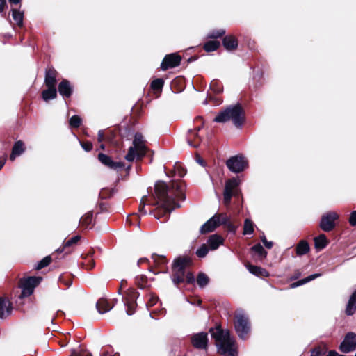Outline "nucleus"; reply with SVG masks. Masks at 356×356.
Returning <instances> with one entry per match:
<instances>
[{"instance_id":"1","label":"nucleus","mask_w":356,"mask_h":356,"mask_svg":"<svg viewBox=\"0 0 356 356\" xmlns=\"http://www.w3.org/2000/svg\"><path fill=\"white\" fill-rule=\"evenodd\" d=\"M154 199L156 201L152 204L160 205L165 211L170 213L181 207L176 200H185V195L180 183L173 181L168 186L165 182L158 181L154 186Z\"/></svg>"},{"instance_id":"2","label":"nucleus","mask_w":356,"mask_h":356,"mask_svg":"<svg viewBox=\"0 0 356 356\" xmlns=\"http://www.w3.org/2000/svg\"><path fill=\"white\" fill-rule=\"evenodd\" d=\"M209 332L216 341V345L219 353L223 356H236L237 350L235 347V340L231 337L229 330L221 328H211Z\"/></svg>"},{"instance_id":"3","label":"nucleus","mask_w":356,"mask_h":356,"mask_svg":"<svg viewBox=\"0 0 356 356\" xmlns=\"http://www.w3.org/2000/svg\"><path fill=\"white\" fill-rule=\"evenodd\" d=\"M213 121L218 123L232 121L235 127L241 128L245 122V112L240 104L229 105L220 111Z\"/></svg>"},{"instance_id":"4","label":"nucleus","mask_w":356,"mask_h":356,"mask_svg":"<svg viewBox=\"0 0 356 356\" xmlns=\"http://www.w3.org/2000/svg\"><path fill=\"white\" fill-rule=\"evenodd\" d=\"M147 148L145 140L140 133L135 134L133 145L129 148L128 153L125 156L127 161L131 162L135 159L140 160L146 154Z\"/></svg>"},{"instance_id":"5","label":"nucleus","mask_w":356,"mask_h":356,"mask_svg":"<svg viewBox=\"0 0 356 356\" xmlns=\"http://www.w3.org/2000/svg\"><path fill=\"white\" fill-rule=\"evenodd\" d=\"M188 257H178L174 260L172 270V281L175 285L183 283L185 281L186 268L190 264Z\"/></svg>"},{"instance_id":"6","label":"nucleus","mask_w":356,"mask_h":356,"mask_svg":"<svg viewBox=\"0 0 356 356\" xmlns=\"http://www.w3.org/2000/svg\"><path fill=\"white\" fill-rule=\"evenodd\" d=\"M234 328L240 339H248L251 330L250 323L248 317L242 311H238L235 315Z\"/></svg>"},{"instance_id":"7","label":"nucleus","mask_w":356,"mask_h":356,"mask_svg":"<svg viewBox=\"0 0 356 356\" xmlns=\"http://www.w3.org/2000/svg\"><path fill=\"white\" fill-rule=\"evenodd\" d=\"M41 277H29L22 279L19 283V287L22 289V293L19 298H24L31 296L34 289L40 283Z\"/></svg>"},{"instance_id":"8","label":"nucleus","mask_w":356,"mask_h":356,"mask_svg":"<svg viewBox=\"0 0 356 356\" xmlns=\"http://www.w3.org/2000/svg\"><path fill=\"white\" fill-rule=\"evenodd\" d=\"M226 165L232 172L238 173L243 171L248 165V160L242 155H236L229 158Z\"/></svg>"},{"instance_id":"9","label":"nucleus","mask_w":356,"mask_h":356,"mask_svg":"<svg viewBox=\"0 0 356 356\" xmlns=\"http://www.w3.org/2000/svg\"><path fill=\"white\" fill-rule=\"evenodd\" d=\"M191 343L193 347L197 350H207L209 345L208 333L200 332L190 336Z\"/></svg>"},{"instance_id":"10","label":"nucleus","mask_w":356,"mask_h":356,"mask_svg":"<svg viewBox=\"0 0 356 356\" xmlns=\"http://www.w3.org/2000/svg\"><path fill=\"white\" fill-rule=\"evenodd\" d=\"M339 350L343 353H349L356 350V333L348 332L339 346Z\"/></svg>"},{"instance_id":"11","label":"nucleus","mask_w":356,"mask_h":356,"mask_svg":"<svg viewBox=\"0 0 356 356\" xmlns=\"http://www.w3.org/2000/svg\"><path fill=\"white\" fill-rule=\"evenodd\" d=\"M339 218L336 212L330 211L323 214L321 217L319 227L324 232H330L335 227V221Z\"/></svg>"},{"instance_id":"12","label":"nucleus","mask_w":356,"mask_h":356,"mask_svg":"<svg viewBox=\"0 0 356 356\" xmlns=\"http://www.w3.org/2000/svg\"><path fill=\"white\" fill-rule=\"evenodd\" d=\"M238 184V181L234 178L226 181L223 193V201L226 205L230 203L232 197L236 194Z\"/></svg>"},{"instance_id":"13","label":"nucleus","mask_w":356,"mask_h":356,"mask_svg":"<svg viewBox=\"0 0 356 356\" xmlns=\"http://www.w3.org/2000/svg\"><path fill=\"white\" fill-rule=\"evenodd\" d=\"M181 60V57L177 54H168L164 57L161 64V69L165 71L168 69L177 67L180 65Z\"/></svg>"},{"instance_id":"14","label":"nucleus","mask_w":356,"mask_h":356,"mask_svg":"<svg viewBox=\"0 0 356 356\" xmlns=\"http://www.w3.org/2000/svg\"><path fill=\"white\" fill-rule=\"evenodd\" d=\"M214 217H216L217 226L225 225L229 230V232L235 233L236 227L229 221V216L225 213L215 214Z\"/></svg>"},{"instance_id":"15","label":"nucleus","mask_w":356,"mask_h":356,"mask_svg":"<svg viewBox=\"0 0 356 356\" xmlns=\"http://www.w3.org/2000/svg\"><path fill=\"white\" fill-rule=\"evenodd\" d=\"M99 161L104 165L108 167L111 169L119 170L124 167V164L122 162H115L111 158L106 154L99 153L98 155Z\"/></svg>"},{"instance_id":"16","label":"nucleus","mask_w":356,"mask_h":356,"mask_svg":"<svg viewBox=\"0 0 356 356\" xmlns=\"http://www.w3.org/2000/svg\"><path fill=\"white\" fill-rule=\"evenodd\" d=\"M12 309L10 302L5 298L0 297V318L3 319L9 316Z\"/></svg>"},{"instance_id":"17","label":"nucleus","mask_w":356,"mask_h":356,"mask_svg":"<svg viewBox=\"0 0 356 356\" xmlns=\"http://www.w3.org/2000/svg\"><path fill=\"white\" fill-rule=\"evenodd\" d=\"M58 92L63 97H70L72 94V87L69 81L63 79L58 85Z\"/></svg>"},{"instance_id":"18","label":"nucleus","mask_w":356,"mask_h":356,"mask_svg":"<svg viewBox=\"0 0 356 356\" xmlns=\"http://www.w3.org/2000/svg\"><path fill=\"white\" fill-rule=\"evenodd\" d=\"M216 217L213 216L210 219L205 222L200 229V233L201 234H205L209 232H212L218 227L216 222Z\"/></svg>"},{"instance_id":"19","label":"nucleus","mask_w":356,"mask_h":356,"mask_svg":"<svg viewBox=\"0 0 356 356\" xmlns=\"http://www.w3.org/2000/svg\"><path fill=\"white\" fill-rule=\"evenodd\" d=\"M57 72L54 68L46 70L44 83L47 87H56Z\"/></svg>"},{"instance_id":"20","label":"nucleus","mask_w":356,"mask_h":356,"mask_svg":"<svg viewBox=\"0 0 356 356\" xmlns=\"http://www.w3.org/2000/svg\"><path fill=\"white\" fill-rule=\"evenodd\" d=\"M113 305H111L106 298H102L98 300L96 303L97 310L99 314H105L113 307Z\"/></svg>"},{"instance_id":"21","label":"nucleus","mask_w":356,"mask_h":356,"mask_svg":"<svg viewBox=\"0 0 356 356\" xmlns=\"http://www.w3.org/2000/svg\"><path fill=\"white\" fill-rule=\"evenodd\" d=\"M356 312V290L350 296L346 307L345 312L348 316L353 315Z\"/></svg>"},{"instance_id":"22","label":"nucleus","mask_w":356,"mask_h":356,"mask_svg":"<svg viewBox=\"0 0 356 356\" xmlns=\"http://www.w3.org/2000/svg\"><path fill=\"white\" fill-rule=\"evenodd\" d=\"M24 144L22 141L18 140L15 142L12 149L10 159L11 161H14L15 158L21 155L24 152Z\"/></svg>"},{"instance_id":"23","label":"nucleus","mask_w":356,"mask_h":356,"mask_svg":"<svg viewBox=\"0 0 356 356\" xmlns=\"http://www.w3.org/2000/svg\"><path fill=\"white\" fill-rule=\"evenodd\" d=\"M222 44L228 51L236 49L238 47V41L233 35H227L222 40Z\"/></svg>"},{"instance_id":"24","label":"nucleus","mask_w":356,"mask_h":356,"mask_svg":"<svg viewBox=\"0 0 356 356\" xmlns=\"http://www.w3.org/2000/svg\"><path fill=\"white\" fill-rule=\"evenodd\" d=\"M200 138L198 134L194 130H188L187 136L188 144L195 148H197L200 145Z\"/></svg>"},{"instance_id":"25","label":"nucleus","mask_w":356,"mask_h":356,"mask_svg":"<svg viewBox=\"0 0 356 356\" xmlns=\"http://www.w3.org/2000/svg\"><path fill=\"white\" fill-rule=\"evenodd\" d=\"M248 270L249 272L256 276L258 277H268V272L263 268L254 266V265H248L247 266Z\"/></svg>"},{"instance_id":"26","label":"nucleus","mask_w":356,"mask_h":356,"mask_svg":"<svg viewBox=\"0 0 356 356\" xmlns=\"http://www.w3.org/2000/svg\"><path fill=\"white\" fill-rule=\"evenodd\" d=\"M207 243L210 249L215 250L222 243V238L218 235L213 234L209 238Z\"/></svg>"},{"instance_id":"27","label":"nucleus","mask_w":356,"mask_h":356,"mask_svg":"<svg viewBox=\"0 0 356 356\" xmlns=\"http://www.w3.org/2000/svg\"><path fill=\"white\" fill-rule=\"evenodd\" d=\"M310 250L309 243L305 241H300L296 248V254L298 256H302L307 254Z\"/></svg>"},{"instance_id":"28","label":"nucleus","mask_w":356,"mask_h":356,"mask_svg":"<svg viewBox=\"0 0 356 356\" xmlns=\"http://www.w3.org/2000/svg\"><path fill=\"white\" fill-rule=\"evenodd\" d=\"M47 90H44L42 92V99L45 102H48L51 99H55L57 96V90L56 87H47Z\"/></svg>"},{"instance_id":"29","label":"nucleus","mask_w":356,"mask_h":356,"mask_svg":"<svg viewBox=\"0 0 356 356\" xmlns=\"http://www.w3.org/2000/svg\"><path fill=\"white\" fill-rule=\"evenodd\" d=\"M328 243L327 238L325 234H321L314 238V246L318 250L324 249Z\"/></svg>"},{"instance_id":"30","label":"nucleus","mask_w":356,"mask_h":356,"mask_svg":"<svg viewBox=\"0 0 356 356\" xmlns=\"http://www.w3.org/2000/svg\"><path fill=\"white\" fill-rule=\"evenodd\" d=\"M80 239H81L80 236H79V235L74 236L72 237L70 239L65 241L63 243V246L62 248H58L56 250V251L59 253H61L64 251L65 249L77 244Z\"/></svg>"},{"instance_id":"31","label":"nucleus","mask_w":356,"mask_h":356,"mask_svg":"<svg viewBox=\"0 0 356 356\" xmlns=\"http://www.w3.org/2000/svg\"><path fill=\"white\" fill-rule=\"evenodd\" d=\"M320 276H321V274L320 273H315V274H312L311 275H309L307 276V277H305L300 280H298L296 282H293L291 284V288L293 289V288H296V287H298V286H300L301 285H303L310 281H312L314 280V279L317 278V277H319Z\"/></svg>"},{"instance_id":"32","label":"nucleus","mask_w":356,"mask_h":356,"mask_svg":"<svg viewBox=\"0 0 356 356\" xmlns=\"http://www.w3.org/2000/svg\"><path fill=\"white\" fill-rule=\"evenodd\" d=\"M11 13L12 17L15 21L17 25L22 27L23 26L24 12L18 9L13 8L11 9Z\"/></svg>"},{"instance_id":"33","label":"nucleus","mask_w":356,"mask_h":356,"mask_svg":"<svg viewBox=\"0 0 356 356\" xmlns=\"http://www.w3.org/2000/svg\"><path fill=\"white\" fill-rule=\"evenodd\" d=\"M92 212H88L84 216H83L79 220V223L81 225V226L84 227L85 228L89 227V226L92 225Z\"/></svg>"},{"instance_id":"34","label":"nucleus","mask_w":356,"mask_h":356,"mask_svg":"<svg viewBox=\"0 0 356 356\" xmlns=\"http://www.w3.org/2000/svg\"><path fill=\"white\" fill-rule=\"evenodd\" d=\"M253 232H254V223L251 220L246 218L244 221L243 234L244 235H250Z\"/></svg>"},{"instance_id":"35","label":"nucleus","mask_w":356,"mask_h":356,"mask_svg":"<svg viewBox=\"0 0 356 356\" xmlns=\"http://www.w3.org/2000/svg\"><path fill=\"white\" fill-rule=\"evenodd\" d=\"M220 46V42L216 40H210L204 44V49L207 52H211L216 50Z\"/></svg>"},{"instance_id":"36","label":"nucleus","mask_w":356,"mask_h":356,"mask_svg":"<svg viewBox=\"0 0 356 356\" xmlns=\"http://www.w3.org/2000/svg\"><path fill=\"white\" fill-rule=\"evenodd\" d=\"M252 251L255 254H258V256L261 258H266L267 255V252L264 250L263 246L258 243L252 247Z\"/></svg>"},{"instance_id":"37","label":"nucleus","mask_w":356,"mask_h":356,"mask_svg":"<svg viewBox=\"0 0 356 356\" xmlns=\"http://www.w3.org/2000/svg\"><path fill=\"white\" fill-rule=\"evenodd\" d=\"M209 277L204 273H200L197 277V283L200 288H203L209 283Z\"/></svg>"},{"instance_id":"38","label":"nucleus","mask_w":356,"mask_h":356,"mask_svg":"<svg viewBox=\"0 0 356 356\" xmlns=\"http://www.w3.org/2000/svg\"><path fill=\"white\" fill-rule=\"evenodd\" d=\"M152 259L154 260V262L157 266H165L168 261L165 256L163 255H159L156 254H153L152 256Z\"/></svg>"},{"instance_id":"39","label":"nucleus","mask_w":356,"mask_h":356,"mask_svg":"<svg viewBox=\"0 0 356 356\" xmlns=\"http://www.w3.org/2000/svg\"><path fill=\"white\" fill-rule=\"evenodd\" d=\"M225 33V30L223 29L212 30L208 33L207 38L217 39L222 37Z\"/></svg>"},{"instance_id":"40","label":"nucleus","mask_w":356,"mask_h":356,"mask_svg":"<svg viewBox=\"0 0 356 356\" xmlns=\"http://www.w3.org/2000/svg\"><path fill=\"white\" fill-rule=\"evenodd\" d=\"M51 261V258L50 256H47L43 258L40 261H39L35 268L37 270H40L46 266H47Z\"/></svg>"},{"instance_id":"41","label":"nucleus","mask_w":356,"mask_h":356,"mask_svg":"<svg viewBox=\"0 0 356 356\" xmlns=\"http://www.w3.org/2000/svg\"><path fill=\"white\" fill-rule=\"evenodd\" d=\"M208 252L209 249L207 245L202 244L200 247L196 250L195 254L199 258H204V257H206Z\"/></svg>"},{"instance_id":"42","label":"nucleus","mask_w":356,"mask_h":356,"mask_svg":"<svg viewBox=\"0 0 356 356\" xmlns=\"http://www.w3.org/2000/svg\"><path fill=\"white\" fill-rule=\"evenodd\" d=\"M147 280V277L143 275H138L136 277V283L137 286L141 289H143L145 287Z\"/></svg>"},{"instance_id":"43","label":"nucleus","mask_w":356,"mask_h":356,"mask_svg":"<svg viewBox=\"0 0 356 356\" xmlns=\"http://www.w3.org/2000/svg\"><path fill=\"white\" fill-rule=\"evenodd\" d=\"M164 85L163 79H156L151 83V87L154 90H161Z\"/></svg>"},{"instance_id":"44","label":"nucleus","mask_w":356,"mask_h":356,"mask_svg":"<svg viewBox=\"0 0 356 356\" xmlns=\"http://www.w3.org/2000/svg\"><path fill=\"white\" fill-rule=\"evenodd\" d=\"M210 88L216 93H220L222 92V86L218 81H212L210 83Z\"/></svg>"},{"instance_id":"45","label":"nucleus","mask_w":356,"mask_h":356,"mask_svg":"<svg viewBox=\"0 0 356 356\" xmlns=\"http://www.w3.org/2000/svg\"><path fill=\"white\" fill-rule=\"evenodd\" d=\"M70 125L72 127L78 128L81 124V119L79 115H73L70 119Z\"/></svg>"},{"instance_id":"46","label":"nucleus","mask_w":356,"mask_h":356,"mask_svg":"<svg viewBox=\"0 0 356 356\" xmlns=\"http://www.w3.org/2000/svg\"><path fill=\"white\" fill-rule=\"evenodd\" d=\"M124 305L127 307V310H126L127 314L128 315H132L135 311V307H136L135 302H130L129 300H127L124 302Z\"/></svg>"},{"instance_id":"47","label":"nucleus","mask_w":356,"mask_h":356,"mask_svg":"<svg viewBox=\"0 0 356 356\" xmlns=\"http://www.w3.org/2000/svg\"><path fill=\"white\" fill-rule=\"evenodd\" d=\"M147 200V195H144L142 197V199H141L140 204V206H139V208H138L139 212L143 213V214H146L147 213V211L145 210V201Z\"/></svg>"},{"instance_id":"48","label":"nucleus","mask_w":356,"mask_h":356,"mask_svg":"<svg viewBox=\"0 0 356 356\" xmlns=\"http://www.w3.org/2000/svg\"><path fill=\"white\" fill-rule=\"evenodd\" d=\"M81 145L86 152H90L92 149V144L90 142H81Z\"/></svg>"},{"instance_id":"49","label":"nucleus","mask_w":356,"mask_h":356,"mask_svg":"<svg viewBox=\"0 0 356 356\" xmlns=\"http://www.w3.org/2000/svg\"><path fill=\"white\" fill-rule=\"evenodd\" d=\"M71 356H92V354L86 350L81 352L73 351Z\"/></svg>"},{"instance_id":"50","label":"nucleus","mask_w":356,"mask_h":356,"mask_svg":"<svg viewBox=\"0 0 356 356\" xmlns=\"http://www.w3.org/2000/svg\"><path fill=\"white\" fill-rule=\"evenodd\" d=\"M185 280L188 284L193 283L195 281L193 274L191 272H188L186 274L185 273Z\"/></svg>"},{"instance_id":"51","label":"nucleus","mask_w":356,"mask_h":356,"mask_svg":"<svg viewBox=\"0 0 356 356\" xmlns=\"http://www.w3.org/2000/svg\"><path fill=\"white\" fill-rule=\"evenodd\" d=\"M349 223L352 226H356V211H354L350 213Z\"/></svg>"},{"instance_id":"52","label":"nucleus","mask_w":356,"mask_h":356,"mask_svg":"<svg viewBox=\"0 0 356 356\" xmlns=\"http://www.w3.org/2000/svg\"><path fill=\"white\" fill-rule=\"evenodd\" d=\"M261 240L264 245L268 249H270L273 247V242L272 241H268L266 238V236L264 235L261 237Z\"/></svg>"},{"instance_id":"53","label":"nucleus","mask_w":356,"mask_h":356,"mask_svg":"<svg viewBox=\"0 0 356 356\" xmlns=\"http://www.w3.org/2000/svg\"><path fill=\"white\" fill-rule=\"evenodd\" d=\"M311 356H321V350L320 348H315L312 350Z\"/></svg>"},{"instance_id":"54","label":"nucleus","mask_w":356,"mask_h":356,"mask_svg":"<svg viewBox=\"0 0 356 356\" xmlns=\"http://www.w3.org/2000/svg\"><path fill=\"white\" fill-rule=\"evenodd\" d=\"M104 131L102 130H99L98 131V137H97V140L99 142H102V140H104Z\"/></svg>"},{"instance_id":"55","label":"nucleus","mask_w":356,"mask_h":356,"mask_svg":"<svg viewBox=\"0 0 356 356\" xmlns=\"http://www.w3.org/2000/svg\"><path fill=\"white\" fill-rule=\"evenodd\" d=\"M6 4V0H0V13H2L3 11Z\"/></svg>"},{"instance_id":"56","label":"nucleus","mask_w":356,"mask_h":356,"mask_svg":"<svg viewBox=\"0 0 356 356\" xmlns=\"http://www.w3.org/2000/svg\"><path fill=\"white\" fill-rule=\"evenodd\" d=\"M196 161L200 164L202 166H204V161L200 157V156H197V159H196Z\"/></svg>"},{"instance_id":"57","label":"nucleus","mask_w":356,"mask_h":356,"mask_svg":"<svg viewBox=\"0 0 356 356\" xmlns=\"http://www.w3.org/2000/svg\"><path fill=\"white\" fill-rule=\"evenodd\" d=\"M157 298L156 297H152L150 300H149V305H154L156 304V301H157Z\"/></svg>"},{"instance_id":"58","label":"nucleus","mask_w":356,"mask_h":356,"mask_svg":"<svg viewBox=\"0 0 356 356\" xmlns=\"http://www.w3.org/2000/svg\"><path fill=\"white\" fill-rule=\"evenodd\" d=\"M146 261H148V259L147 258H140V259H138L137 264L138 266H140V264Z\"/></svg>"},{"instance_id":"59","label":"nucleus","mask_w":356,"mask_h":356,"mask_svg":"<svg viewBox=\"0 0 356 356\" xmlns=\"http://www.w3.org/2000/svg\"><path fill=\"white\" fill-rule=\"evenodd\" d=\"M126 283H127V281H126V280H122L121 281V283H120V289H119V290H118V293H119V294H120V293H121V292H120V291H121L122 287V286H124V284H126Z\"/></svg>"},{"instance_id":"60","label":"nucleus","mask_w":356,"mask_h":356,"mask_svg":"<svg viewBox=\"0 0 356 356\" xmlns=\"http://www.w3.org/2000/svg\"><path fill=\"white\" fill-rule=\"evenodd\" d=\"M10 3L18 4L22 0H8Z\"/></svg>"},{"instance_id":"61","label":"nucleus","mask_w":356,"mask_h":356,"mask_svg":"<svg viewBox=\"0 0 356 356\" xmlns=\"http://www.w3.org/2000/svg\"><path fill=\"white\" fill-rule=\"evenodd\" d=\"M202 124L200 125V126H198L197 127H196L195 129H193L195 131H196L197 133H198V131L202 128Z\"/></svg>"},{"instance_id":"62","label":"nucleus","mask_w":356,"mask_h":356,"mask_svg":"<svg viewBox=\"0 0 356 356\" xmlns=\"http://www.w3.org/2000/svg\"><path fill=\"white\" fill-rule=\"evenodd\" d=\"M136 295H138V293L137 292L133 291L132 295H131V298L132 299L135 298Z\"/></svg>"},{"instance_id":"63","label":"nucleus","mask_w":356,"mask_h":356,"mask_svg":"<svg viewBox=\"0 0 356 356\" xmlns=\"http://www.w3.org/2000/svg\"><path fill=\"white\" fill-rule=\"evenodd\" d=\"M65 284L67 286H70L72 284V282L71 280H69L68 281H67L66 282H65Z\"/></svg>"},{"instance_id":"64","label":"nucleus","mask_w":356,"mask_h":356,"mask_svg":"<svg viewBox=\"0 0 356 356\" xmlns=\"http://www.w3.org/2000/svg\"><path fill=\"white\" fill-rule=\"evenodd\" d=\"M100 148H101L102 149H104V148H105L104 145V144H102V145H100Z\"/></svg>"}]
</instances>
